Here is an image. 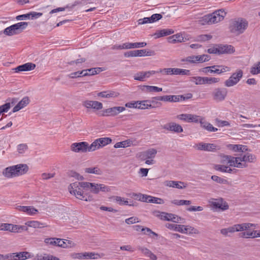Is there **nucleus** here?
<instances>
[{
    "label": "nucleus",
    "instance_id": "obj_54",
    "mask_svg": "<svg viewBox=\"0 0 260 260\" xmlns=\"http://www.w3.org/2000/svg\"><path fill=\"white\" fill-rule=\"evenodd\" d=\"M149 203L158 204H163L164 203V201L161 198L150 196V200H149Z\"/></svg>",
    "mask_w": 260,
    "mask_h": 260
},
{
    "label": "nucleus",
    "instance_id": "obj_47",
    "mask_svg": "<svg viewBox=\"0 0 260 260\" xmlns=\"http://www.w3.org/2000/svg\"><path fill=\"white\" fill-rule=\"evenodd\" d=\"M174 33V30L172 29H164L160 30L157 33V37H161L164 36H167Z\"/></svg>",
    "mask_w": 260,
    "mask_h": 260
},
{
    "label": "nucleus",
    "instance_id": "obj_45",
    "mask_svg": "<svg viewBox=\"0 0 260 260\" xmlns=\"http://www.w3.org/2000/svg\"><path fill=\"white\" fill-rule=\"evenodd\" d=\"M86 71H84V70H83L82 71H77L73 73H72L68 75L69 78L71 79H74L77 78L79 77H85V76L84 75V73Z\"/></svg>",
    "mask_w": 260,
    "mask_h": 260
},
{
    "label": "nucleus",
    "instance_id": "obj_3",
    "mask_svg": "<svg viewBox=\"0 0 260 260\" xmlns=\"http://www.w3.org/2000/svg\"><path fill=\"white\" fill-rule=\"evenodd\" d=\"M226 14L224 9H219L201 17L198 22L202 25H212L223 20Z\"/></svg>",
    "mask_w": 260,
    "mask_h": 260
},
{
    "label": "nucleus",
    "instance_id": "obj_46",
    "mask_svg": "<svg viewBox=\"0 0 260 260\" xmlns=\"http://www.w3.org/2000/svg\"><path fill=\"white\" fill-rule=\"evenodd\" d=\"M15 256L20 259V260H25L31 257L29 252L26 251L16 253Z\"/></svg>",
    "mask_w": 260,
    "mask_h": 260
},
{
    "label": "nucleus",
    "instance_id": "obj_31",
    "mask_svg": "<svg viewBox=\"0 0 260 260\" xmlns=\"http://www.w3.org/2000/svg\"><path fill=\"white\" fill-rule=\"evenodd\" d=\"M140 250L145 256L149 257L152 260H156L157 256L147 248L139 247Z\"/></svg>",
    "mask_w": 260,
    "mask_h": 260
},
{
    "label": "nucleus",
    "instance_id": "obj_28",
    "mask_svg": "<svg viewBox=\"0 0 260 260\" xmlns=\"http://www.w3.org/2000/svg\"><path fill=\"white\" fill-rule=\"evenodd\" d=\"M219 54L224 53H232L235 51L234 48L231 45H225L218 47Z\"/></svg>",
    "mask_w": 260,
    "mask_h": 260
},
{
    "label": "nucleus",
    "instance_id": "obj_63",
    "mask_svg": "<svg viewBox=\"0 0 260 260\" xmlns=\"http://www.w3.org/2000/svg\"><path fill=\"white\" fill-rule=\"evenodd\" d=\"M145 235H147L148 236H149L150 237L152 238H156L157 239V238L158 237V235L153 232L150 228H148L147 229H146V233L145 234Z\"/></svg>",
    "mask_w": 260,
    "mask_h": 260
},
{
    "label": "nucleus",
    "instance_id": "obj_39",
    "mask_svg": "<svg viewBox=\"0 0 260 260\" xmlns=\"http://www.w3.org/2000/svg\"><path fill=\"white\" fill-rule=\"evenodd\" d=\"M101 147L98 139H96L90 145H89V144H88V152L93 151L96 149H99Z\"/></svg>",
    "mask_w": 260,
    "mask_h": 260
},
{
    "label": "nucleus",
    "instance_id": "obj_13",
    "mask_svg": "<svg viewBox=\"0 0 260 260\" xmlns=\"http://www.w3.org/2000/svg\"><path fill=\"white\" fill-rule=\"evenodd\" d=\"M73 259H97L100 257L98 253L95 252H81V253H72L70 255Z\"/></svg>",
    "mask_w": 260,
    "mask_h": 260
},
{
    "label": "nucleus",
    "instance_id": "obj_15",
    "mask_svg": "<svg viewBox=\"0 0 260 260\" xmlns=\"http://www.w3.org/2000/svg\"><path fill=\"white\" fill-rule=\"evenodd\" d=\"M71 149L76 153H85L88 152V143L86 142H76L72 144Z\"/></svg>",
    "mask_w": 260,
    "mask_h": 260
},
{
    "label": "nucleus",
    "instance_id": "obj_59",
    "mask_svg": "<svg viewBox=\"0 0 260 260\" xmlns=\"http://www.w3.org/2000/svg\"><path fill=\"white\" fill-rule=\"evenodd\" d=\"M173 68H165L156 71L157 73H162L166 75H172Z\"/></svg>",
    "mask_w": 260,
    "mask_h": 260
},
{
    "label": "nucleus",
    "instance_id": "obj_64",
    "mask_svg": "<svg viewBox=\"0 0 260 260\" xmlns=\"http://www.w3.org/2000/svg\"><path fill=\"white\" fill-rule=\"evenodd\" d=\"M162 18V15L160 14H154L150 17L151 23L156 22L160 20Z\"/></svg>",
    "mask_w": 260,
    "mask_h": 260
},
{
    "label": "nucleus",
    "instance_id": "obj_8",
    "mask_svg": "<svg viewBox=\"0 0 260 260\" xmlns=\"http://www.w3.org/2000/svg\"><path fill=\"white\" fill-rule=\"evenodd\" d=\"M243 76V71L238 69L235 72L232 73L231 76L224 81V86L230 87L236 85L241 80Z\"/></svg>",
    "mask_w": 260,
    "mask_h": 260
},
{
    "label": "nucleus",
    "instance_id": "obj_55",
    "mask_svg": "<svg viewBox=\"0 0 260 260\" xmlns=\"http://www.w3.org/2000/svg\"><path fill=\"white\" fill-rule=\"evenodd\" d=\"M220 78L216 77H206V84H212L219 82Z\"/></svg>",
    "mask_w": 260,
    "mask_h": 260
},
{
    "label": "nucleus",
    "instance_id": "obj_58",
    "mask_svg": "<svg viewBox=\"0 0 260 260\" xmlns=\"http://www.w3.org/2000/svg\"><path fill=\"white\" fill-rule=\"evenodd\" d=\"M125 222L127 224H132L139 222L138 218L135 216L131 217L126 218L125 220Z\"/></svg>",
    "mask_w": 260,
    "mask_h": 260
},
{
    "label": "nucleus",
    "instance_id": "obj_19",
    "mask_svg": "<svg viewBox=\"0 0 260 260\" xmlns=\"http://www.w3.org/2000/svg\"><path fill=\"white\" fill-rule=\"evenodd\" d=\"M83 106L86 108H92L94 110H99L103 108V104L96 101L86 100L83 102Z\"/></svg>",
    "mask_w": 260,
    "mask_h": 260
},
{
    "label": "nucleus",
    "instance_id": "obj_42",
    "mask_svg": "<svg viewBox=\"0 0 260 260\" xmlns=\"http://www.w3.org/2000/svg\"><path fill=\"white\" fill-rule=\"evenodd\" d=\"M132 142L130 140H126L117 142L114 145V147L116 148H125L131 146Z\"/></svg>",
    "mask_w": 260,
    "mask_h": 260
},
{
    "label": "nucleus",
    "instance_id": "obj_57",
    "mask_svg": "<svg viewBox=\"0 0 260 260\" xmlns=\"http://www.w3.org/2000/svg\"><path fill=\"white\" fill-rule=\"evenodd\" d=\"M85 61L86 59L85 58H81L75 60L71 61L68 62V64L70 66H74V64H76L77 66H79V64L83 63Z\"/></svg>",
    "mask_w": 260,
    "mask_h": 260
},
{
    "label": "nucleus",
    "instance_id": "obj_16",
    "mask_svg": "<svg viewBox=\"0 0 260 260\" xmlns=\"http://www.w3.org/2000/svg\"><path fill=\"white\" fill-rule=\"evenodd\" d=\"M45 243L51 245L56 246L61 248H67V242L63 239L56 238H49L45 240Z\"/></svg>",
    "mask_w": 260,
    "mask_h": 260
},
{
    "label": "nucleus",
    "instance_id": "obj_14",
    "mask_svg": "<svg viewBox=\"0 0 260 260\" xmlns=\"http://www.w3.org/2000/svg\"><path fill=\"white\" fill-rule=\"evenodd\" d=\"M199 150L215 152L219 149V146L215 144L206 143L204 142L199 143L194 146Z\"/></svg>",
    "mask_w": 260,
    "mask_h": 260
},
{
    "label": "nucleus",
    "instance_id": "obj_6",
    "mask_svg": "<svg viewBox=\"0 0 260 260\" xmlns=\"http://www.w3.org/2000/svg\"><path fill=\"white\" fill-rule=\"evenodd\" d=\"M230 71L231 68L230 67L221 65H214L206 67L199 70V72L206 75H212L213 74H221Z\"/></svg>",
    "mask_w": 260,
    "mask_h": 260
},
{
    "label": "nucleus",
    "instance_id": "obj_2",
    "mask_svg": "<svg viewBox=\"0 0 260 260\" xmlns=\"http://www.w3.org/2000/svg\"><path fill=\"white\" fill-rule=\"evenodd\" d=\"M86 182L76 181L70 184L68 187L70 193L81 200L85 201H92L93 197L87 192Z\"/></svg>",
    "mask_w": 260,
    "mask_h": 260
},
{
    "label": "nucleus",
    "instance_id": "obj_9",
    "mask_svg": "<svg viewBox=\"0 0 260 260\" xmlns=\"http://www.w3.org/2000/svg\"><path fill=\"white\" fill-rule=\"evenodd\" d=\"M208 203L210 207L213 210L224 211L228 209L229 207L228 203L224 201L223 199L221 198L210 199Z\"/></svg>",
    "mask_w": 260,
    "mask_h": 260
},
{
    "label": "nucleus",
    "instance_id": "obj_20",
    "mask_svg": "<svg viewBox=\"0 0 260 260\" xmlns=\"http://www.w3.org/2000/svg\"><path fill=\"white\" fill-rule=\"evenodd\" d=\"M163 128L177 133H181L183 132V128L182 126L175 122H170L166 124L163 126Z\"/></svg>",
    "mask_w": 260,
    "mask_h": 260
},
{
    "label": "nucleus",
    "instance_id": "obj_24",
    "mask_svg": "<svg viewBox=\"0 0 260 260\" xmlns=\"http://www.w3.org/2000/svg\"><path fill=\"white\" fill-rule=\"evenodd\" d=\"M151 103H154V100L153 98H152V100H144V101H139V109H153L155 108V106L151 104Z\"/></svg>",
    "mask_w": 260,
    "mask_h": 260
},
{
    "label": "nucleus",
    "instance_id": "obj_51",
    "mask_svg": "<svg viewBox=\"0 0 260 260\" xmlns=\"http://www.w3.org/2000/svg\"><path fill=\"white\" fill-rule=\"evenodd\" d=\"M250 73L252 75H256L260 73V61L250 69Z\"/></svg>",
    "mask_w": 260,
    "mask_h": 260
},
{
    "label": "nucleus",
    "instance_id": "obj_29",
    "mask_svg": "<svg viewBox=\"0 0 260 260\" xmlns=\"http://www.w3.org/2000/svg\"><path fill=\"white\" fill-rule=\"evenodd\" d=\"M144 51L143 50H136L129 51L126 52H125L124 55L126 57H137V56H144Z\"/></svg>",
    "mask_w": 260,
    "mask_h": 260
},
{
    "label": "nucleus",
    "instance_id": "obj_25",
    "mask_svg": "<svg viewBox=\"0 0 260 260\" xmlns=\"http://www.w3.org/2000/svg\"><path fill=\"white\" fill-rule=\"evenodd\" d=\"M30 100L28 96L24 97L13 109V112H16L26 107L29 103Z\"/></svg>",
    "mask_w": 260,
    "mask_h": 260
},
{
    "label": "nucleus",
    "instance_id": "obj_61",
    "mask_svg": "<svg viewBox=\"0 0 260 260\" xmlns=\"http://www.w3.org/2000/svg\"><path fill=\"white\" fill-rule=\"evenodd\" d=\"M28 149V146L26 144H21L18 145L17 150L19 153L22 154Z\"/></svg>",
    "mask_w": 260,
    "mask_h": 260
},
{
    "label": "nucleus",
    "instance_id": "obj_27",
    "mask_svg": "<svg viewBox=\"0 0 260 260\" xmlns=\"http://www.w3.org/2000/svg\"><path fill=\"white\" fill-rule=\"evenodd\" d=\"M164 184L167 186L172 187L178 189H182L186 187V186L184 185V182L181 181H175L172 180L166 181L165 182Z\"/></svg>",
    "mask_w": 260,
    "mask_h": 260
},
{
    "label": "nucleus",
    "instance_id": "obj_12",
    "mask_svg": "<svg viewBox=\"0 0 260 260\" xmlns=\"http://www.w3.org/2000/svg\"><path fill=\"white\" fill-rule=\"evenodd\" d=\"M125 110L124 107L117 106L104 109L100 116L103 117L115 116Z\"/></svg>",
    "mask_w": 260,
    "mask_h": 260
},
{
    "label": "nucleus",
    "instance_id": "obj_38",
    "mask_svg": "<svg viewBox=\"0 0 260 260\" xmlns=\"http://www.w3.org/2000/svg\"><path fill=\"white\" fill-rule=\"evenodd\" d=\"M246 146L242 145H237V144H230L229 146V148H230L232 150L235 152L242 151L244 152L245 150H246Z\"/></svg>",
    "mask_w": 260,
    "mask_h": 260
},
{
    "label": "nucleus",
    "instance_id": "obj_56",
    "mask_svg": "<svg viewBox=\"0 0 260 260\" xmlns=\"http://www.w3.org/2000/svg\"><path fill=\"white\" fill-rule=\"evenodd\" d=\"M139 101H132L125 104V106L129 108L138 109Z\"/></svg>",
    "mask_w": 260,
    "mask_h": 260
},
{
    "label": "nucleus",
    "instance_id": "obj_1",
    "mask_svg": "<svg viewBox=\"0 0 260 260\" xmlns=\"http://www.w3.org/2000/svg\"><path fill=\"white\" fill-rule=\"evenodd\" d=\"M256 159L255 155L247 153L244 154H241L237 157L224 155L221 156L220 162L223 164H229L231 167L245 168L248 167L247 162H254Z\"/></svg>",
    "mask_w": 260,
    "mask_h": 260
},
{
    "label": "nucleus",
    "instance_id": "obj_30",
    "mask_svg": "<svg viewBox=\"0 0 260 260\" xmlns=\"http://www.w3.org/2000/svg\"><path fill=\"white\" fill-rule=\"evenodd\" d=\"M142 90L146 92H160L162 90V88L155 86L143 85Z\"/></svg>",
    "mask_w": 260,
    "mask_h": 260
},
{
    "label": "nucleus",
    "instance_id": "obj_32",
    "mask_svg": "<svg viewBox=\"0 0 260 260\" xmlns=\"http://www.w3.org/2000/svg\"><path fill=\"white\" fill-rule=\"evenodd\" d=\"M25 224L28 226L34 228H42L47 226L45 223L40 222L38 221H29L26 222Z\"/></svg>",
    "mask_w": 260,
    "mask_h": 260
},
{
    "label": "nucleus",
    "instance_id": "obj_62",
    "mask_svg": "<svg viewBox=\"0 0 260 260\" xmlns=\"http://www.w3.org/2000/svg\"><path fill=\"white\" fill-rule=\"evenodd\" d=\"M11 108V104L10 103H7L0 106L1 113L7 112Z\"/></svg>",
    "mask_w": 260,
    "mask_h": 260
},
{
    "label": "nucleus",
    "instance_id": "obj_18",
    "mask_svg": "<svg viewBox=\"0 0 260 260\" xmlns=\"http://www.w3.org/2000/svg\"><path fill=\"white\" fill-rule=\"evenodd\" d=\"M155 74H156V71H141L136 73L134 78L135 80L144 81L146 78H148Z\"/></svg>",
    "mask_w": 260,
    "mask_h": 260
},
{
    "label": "nucleus",
    "instance_id": "obj_53",
    "mask_svg": "<svg viewBox=\"0 0 260 260\" xmlns=\"http://www.w3.org/2000/svg\"><path fill=\"white\" fill-rule=\"evenodd\" d=\"M211 179L214 181L220 184H226L228 183V181L226 179H224L222 178L219 177L216 175L212 176Z\"/></svg>",
    "mask_w": 260,
    "mask_h": 260
},
{
    "label": "nucleus",
    "instance_id": "obj_36",
    "mask_svg": "<svg viewBox=\"0 0 260 260\" xmlns=\"http://www.w3.org/2000/svg\"><path fill=\"white\" fill-rule=\"evenodd\" d=\"M245 225L246 223H243L241 224H234V225L232 226L233 233L236 232H243L247 230L246 225Z\"/></svg>",
    "mask_w": 260,
    "mask_h": 260
},
{
    "label": "nucleus",
    "instance_id": "obj_40",
    "mask_svg": "<svg viewBox=\"0 0 260 260\" xmlns=\"http://www.w3.org/2000/svg\"><path fill=\"white\" fill-rule=\"evenodd\" d=\"M134 196L136 197V198L138 200L141 202L147 203H149V200H150V196L143 194L141 193H135L134 194Z\"/></svg>",
    "mask_w": 260,
    "mask_h": 260
},
{
    "label": "nucleus",
    "instance_id": "obj_34",
    "mask_svg": "<svg viewBox=\"0 0 260 260\" xmlns=\"http://www.w3.org/2000/svg\"><path fill=\"white\" fill-rule=\"evenodd\" d=\"M85 173L88 174H94L96 175H102L103 171L98 167L86 168L84 169Z\"/></svg>",
    "mask_w": 260,
    "mask_h": 260
},
{
    "label": "nucleus",
    "instance_id": "obj_50",
    "mask_svg": "<svg viewBox=\"0 0 260 260\" xmlns=\"http://www.w3.org/2000/svg\"><path fill=\"white\" fill-rule=\"evenodd\" d=\"M153 99L157 101L171 102V95L155 96L153 98Z\"/></svg>",
    "mask_w": 260,
    "mask_h": 260
},
{
    "label": "nucleus",
    "instance_id": "obj_17",
    "mask_svg": "<svg viewBox=\"0 0 260 260\" xmlns=\"http://www.w3.org/2000/svg\"><path fill=\"white\" fill-rule=\"evenodd\" d=\"M156 153V150L154 148H151L147 151L140 152L138 154V157L141 160H145L147 159L154 158Z\"/></svg>",
    "mask_w": 260,
    "mask_h": 260
},
{
    "label": "nucleus",
    "instance_id": "obj_49",
    "mask_svg": "<svg viewBox=\"0 0 260 260\" xmlns=\"http://www.w3.org/2000/svg\"><path fill=\"white\" fill-rule=\"evenodd\" d=\"M98 139L101 147L111 143L112 142L111 139L107 137L101 138Z\"/></svg>",
    "mask_w": 260,
    "mask_h": 260
},
{
    "label": "nucleus",
    "instance_id": "obj_52",
    "mask_svg": "<svg viewBox=\"0 0 260 260\" xmlns=\"http://www.w3.org/2000/svg\"><path fill=\"white\" fill-rule=\"evenodd\" d=\"M172 217H173V214L162 212L160 215V218L163 220L170 221Z\"/></svg>",
    "mask_w": 260,
    "mask_h": 260
},
{
    "label": "nucleus",
    "instance_id": "obj_26",
    "mask_svg": "<svg viewBox=\"0 0 260 260\" xmlns=\"http://www.w3.org/2000/svg\"><path fill=\"white\" fill-rule=\"evenodd\" d=\"M17 209L21 212L26 213L29 215H34L38 212V210L32 206H21L17 207Z\"/></svg>",
    "mask_w": 260,
    "mask_h": 260
},
{
    "label": "nucleus",
    "instance_id": "obj_22",
    "mask_svg": "<svg viewBox=\"0 0 260 260\" xmlns=\"http://www.w3.org/2000/svg\"><path fill=\"white\" fill-rule=\"evenodd\" d=\"M36 68V64L31 62H27L19 66L16 68L13 69L15 72L18 73L22 71H29L33 70Z\"/></svg>",
    "mask_w": 260,
    "mask_h": 260
},
{
    "label": "nucleus",
    "instance_id": "obj_44",
    "mask_svg": "<svg viewBox=\"0 0 260 260\" xmlns=\"http://www.w3.org/2000/svg\"><path fill=\"white\" fill-rule=\"evenodd\" d=\"M210 59V56L207 54H203L201 55H196V63L197 62H204L209 60Z\"/></svg>",
    "mask_w": 260,
    "mask_h": 260
},
{
    "label": "nucleus",
    "instance_id": "obj_21",
    "mask_svg": "<svg viewBox=\"0 0 260 260\" xmlns=\"http://www.w3.org/2000/svg\"><path fill=\"white\" fill-rule=\"evenodd\" d=\"M177 227V229H176V231L182 233L198 234L199 233L198 230L191 226L178 224Z\"/></svg>",
    "mask_w": 260,
    "mask_h": 260
},
{
    "label": "nucleus",
    "instance_id": "obj_11",
    "mask_svg": "<svg viewBox=\"0 0 260 260\" xmlns=\"http://www.w3.org/2000/svg\"><path fill=\"white\" fill-rule=\"evenodd\" d=\"M228 94V90L225 88H216L212 91L211 95L213 100L216 102L223 101Z\"/></svg>",
    "mask_w": 260,
    "mask_h": 260
},
{
    "label": "nucleus",
    "instance_id": "obj_43",
    "mask_svg": "<svg viewBox=\"0 0 260 260\" xmlns=\"http://www.w3.org/2000/svg\"><path fill=\"white\" fill-rule=\"evenodd\" d=\"M25 229H26L24 226L10 224V230H9V232L18 233L20 230H24Z\"/></svg>",
    "mask_w": 260,
    "mask_h": 260
},
{
    "label": "nucleus",
    "instance_id": "obj_23",
    "mask_svg": "<svg viewBox=\"0 0 260 260\" xmlns=\"http://www.w3.org/2000/svg\"><path fill=\"white\" fill-rule=\"evenodd\" d=\"M230 166H227L223 165H215L214 169L221 172L229 173H236L237 170L236 169H231Z\"/></svg>",
    "mask_w": 260,
    "mask_h": 260
},
{
    "label": "nucleus",
    "instance_id": "obj_5",
    "mask_svg": "<svg viewBox=\"0 0 260 260\" xmlns=\"http://www.w3.org/2000/svg\"><path fill=\"white\" fill-rule=\"evenodd\" d=\"M248 26V22L241 18L232 19L230 21L229 28L232 33L242 34Z\"/></svg>",
    "mask_w": 260,
    "mask_h": 260
},
{
    "label": "nucleus",
    "instance_id": "obj_37",
    "mask_svg": "<svg viewBox=\"0 0 260 260\" xmlns=\"http://www.w3.org/2000/svg\"><path fill=\"white\" fill-rule=\"evenodd\" d=\"M190 81L194 82L196 85L206 84V77H192Z\"/></svg>",
    "mask_w": 260,
    "mask_h": 260
},
{
    "label": "nucleus",
    "instance_id": "obj_33",
    "mask_svg": "<svg viewBox=\"0 0 260 260\" xmlns=\"http://www.w3.org/2000/svg\"><path fill=\"white\" fill-rule=\"evenodd\" d=\"M126 49L136 48H142L146 46V42H136V43H125Z\"/></svg>",
    "mask_w": 260,
    "mask_h": 260
},
{
    "label": "nucleus",
    "instance_id": "obj_60",
    "mask_svg": "<svg viewBox=\"0 0 260 260\" xmlns=\"http://www.w3.org/2000/svg\"><path fill=\"white\" fill-rule=\"evenodd\" d=\"M132 228L136 231H141L144 235L146 233V229L148 228L147 227H143L140 225H133Z\"/></svg>",
    "mask_w": 260,
    "mask_h": 260
},
{
    "label": "nucleus",
    "instance_id": "obj_35",
    "mask_svg": "<svg viewBox=\"0 0 260 260\" xmlns=\"http://www.w3.org/2000/svg\"><path fill=\"white\" fill-rule=\"evenodd\" d=\"M111 199H113L119 205H129V206H134V204H129L128 201L127 200H125L124 198H122L119 196H113Z\"/></svg>",
    "mask_w": 260,
    "mask_h": 260
},
{
    "label": "nucleus",
    "instance_id": "obj_10",
    "mask_svg": "<svg viewBox=\"0 0 260 260\" xmlns=\"http://www.w3.org/2000/svg\"><path fill=\"white\" fill-rule=\"evenodd\" d=\"M87 191L90 190L91 192L98 194L100 191L109 192L111 190L110 187L104 184H98L86 182Z\"/></svg>",
    "mask_w": 260,
    "mask_h": 260
},
{
    "label": "nucleus",
    "instance_id": "obj_41",
    "mask_svg": "<svg viewBox=\"0 0 260 260\" xmlns=\"http://www.w3.org/2000/svg\"><path fill=\"white\" fill-rule=\"evenodd\" d=\"M183 41V37L181 35L176 34L172 36L169 38V42L175 43L176 42H181Z\"/></svg>",
    "mask_w": 260,
    "mask_h": 260
},
{
    "label": "nucleus",
    "instance_id": "obj_48",
    "mask_svg": "<svg viewBox=\"0 0 260 260\" xmlns=\"http://www.w3.org/2000/svg\"><path fill=\"white\" fill-rule=\"evenodd\" d=\"M202 118V117L197 115L189 114L188 122L200 123Z\"/></svg>",
    "mask_w": 260,
    "mask_h": 260
},
{
    "label": "nucleus",
    "instance_id": "obj_7",
    "mask_svg": "<svg viewBox=\"0 0 260 260\" xmlns=\"http://www.w3.org/2000/svg\"><path fill=\"white\" fill-rule=\"evenodd\" d=\"M28 25V22H21L6 28L3 32L8 36H12L21 33Z\"/></svg>",
    "mask_w": 260,
    "mask_h": 260
},
{
    "label": "nucleus",
    "instance_id": "obj_4",
    "mask_svg": "<svg viewBox=\"0 0 260 260\" xmlns=\"http://www.w3.org/2000/svg\"><path fill=\"white\" fill-rule=\"evenodd\" d=\"M28 170L27 165L18 164L5 168L3 171V175L6 178H13L25 174Z\"/></svg>",
    "mask_w": 260,
    "mask_h": 260
}]
</instances>
